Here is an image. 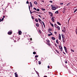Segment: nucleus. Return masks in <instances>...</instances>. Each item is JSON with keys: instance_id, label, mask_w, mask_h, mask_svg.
Masks as SVG:
<instances>
[{"instance_id": "21", "label": "nucleus", "mask_w": 77, "mask_h": 77, "mask_svg": "<svg viewBox=\"0 0 77 77\" xmlns=\"http://www.w3.org/2000/svg\"><path fill=\"white\" fill-rule=\"evenodd\" d=\"M56 42L57 43V44H59V41H58V40H56Z\"/></svg>"}, {"instance_id": "7", "label": "nucleus", "mask_w": 77, "mask_h": 77, "mask_svg": "<svg viewBox=\"0 0 77 77\" xmlns=\"http://www.w3.org/2000/svg\"><path fill=\"white\" fill-rule=\"evenodd\" d=\"M38 20L39 21V23H40V24H42V21L40 19V18H38Z\"/></svg>"}, {"instance_id": "28", "label": "nucleus", "mask_w": 77, "mask_h": 77, "mask_svg": "<svg viewBox=\"0 0 77 77\" xmlns=\"http://www.w3.org/2000/svg\"><path fill=\"white\" fill-rule=\"evenodd\" d=\"M42 23L43 25L44 26V28H45V24H44V22L42 21Z\"/></svg>"}, {"instance_id": "44", "label": "nucleus", "mask_w": 77, "mask_h": 77, "mask_svg": "<svg viewBox=\"0 0 77 77\" xmlns=\"http://www.w3.org/2000/svg\"><path fill=\"white\" fill-rule=\"evenodd\" d=\"M54 45L55 46H56V47H57V44H55Z\"/></svg>"}, {"instance_id": "46", "label": "nucleus", "mask_w": 77, "mask_h": 77, "mask_svg": "<svg viewBox=\"0 0 77 77\" xmlns=\"http://www.w3.org/2000/svg\"><path fill=\"white\" fill-rule=\"evenodd\" d=\"M55 34H57V32L55 31L54 32Z\"/></svg>"}, {"instance_id": "4", "label": "nucleus", "mask_w": 77, "mask_h": 77, "mask_svg": "<svg viewBox=\"0 0 77 77\" xmlns=\"http://www.w3.org/2000/svg\"><path fill=\"white\" fill-rule=\"evenodd\" d=\"M48 13L51 17H53V13L50 12H49Z\"/></svg>"}, {"instance_id": "27", "label": "nucleus", "mask_w": 77, "mask_h": 77, "mask_svg": "<svg viewBox=\"0 0 77 77\" xmlns=\"http://www.w3.org/2000/svg\"><path fill=\"white\" fill-rule=\"evenodd\" d=\"M48 36H50L51 35H53V33H51V34H48Z\"/></svg>"}, {"instance_id": "42", "label": "nucleus", "mask_w": 77, "mask_h": 77, "mask_svg": "<svg viewBox=\"0 0 77 77\" xmlns=\"http://www.w3.org/2000/svg\"><path fill=\"white\" fill-rule=\"evenodd\" d=\"M63 4V3H60V5H62Z\"/></svg>"}, {"instance_id": "57", "label": "nucleus", "mask_w": 77, "mask_h": 77, "mask_svg": "<svg viewBox=\"0 0 77 77\" xmlns=\"http://www.w3.org/2000/svg\"><path fill=\"white\" fill-rule=\"evenodd\" d=\"M65 63H68V62H67V61H65Z\"/></svg>"}, {"instance_id": "1", "label": "nucleus", "mask_w": 77, "mask_h": 77, "mask_svg": "<svg viewBox=\"0 0 77 77\" xmlns=\"http://www.w3.org/2000/svg\"><path fill=\"white\" fill-rule=\"evenodd\" d=\"M51 7H52V10H56V8L54 5H51Z\"/></svg>"}, {"instance_id": "37", "label": "nucleus", "mask_w": 77, "mask_h": 77, "mask_svg": "<svg viewBox=\"0 0 77 77\" xmlns=\"http://www.w3.org/2000/svg\"><path fill=\"white\" fill-rule=\"evenodd\" d=\"M26 3L27 4H29V1H27L26 2Z\"/></svg>"}, {"instance_id": "34", "label": "nucleus", "mask_w": 77, "mask_h": 77, "mask_svg": "<svg viewBox=\"0 0 77 77\" xmlns=\"http://www.w3.org/2000/svg\"><path fill=\"white\" fill-rule=\"evenodd\" d=\"M35 57H36V58L38 57V55H35Z\"/></svg>"}, {"instance_id": "35", "label": "nucleus", "mask_w": 77, "mask_h": 77, "mask_svg": "<svg viewBox=\"0 0 77 77\" xmlns=\"http://www.w3.org/2000/svg\"><path fill=\"white\" fill-rule=\"evenodd\" d=\"M65 11L63 10V14H64V13H65Z\"/></svg>"}, {"instance_id": "50", "label": "nucleus", "mask_w": 77, "mask_h": 77, "mask_svg": "<svg viewBox=\"0 0 77 77\" xmlns=\"http://www.w3.org/2000/svg\"><path fill=\"white\" fill-rule=\"evenodd\" d=\"M48 68H50V66H48Z\"/></svg>"}, {"instance_id": "3", "label": "nucleus", "mask_w": 77, "mask_h": 77, "mask_svg": "<svg viewBox=\"0 0 77 77\" xmlns=\"http://www.w3.org/2000/svg\"><path fill=\"white\" fill-rule=\"evenodd\" d=\"M59 48L60 49L61 51H62V50H63V48H62V47L60 46H59Z\"/></svg>"}, {"instance_id": "40", "label": "nucleus", "mask_w": 77, "mask_h": 77, "mask_svg": "<svg viewBox=\"0 0 77 77\" xmlns=\"http://www.w3.org/2000/svg\"><path fill=\"white\" fill-rule=\"evenodd\" d=\"M33 9H34V10H35V11H36L37 10H36V8H33Z\"/></svg>"}, {"instance_id": "31", "label": "nucleus", "mask_w": 77, "mask_h": 77, "mask_svg": "<svg viewBox=\"0 0 77 77\" xmlns=\"http://www.w3.org/2000/svg\"><path fill=\"white\" fill-rule=\"evenodd\" d=\"M38 64L39 65H41V62L40 61H38Z\"/></svg>"}, {"instance_id": "41", "label": "nucleus", "mask_w": 77, "mask_h": 77, "mask_svg": "<svg viewBox=\"0 0 77 77\" xmlns=\"http://www.w3.org/2000/svg\"><path fill=\"white\" fill-rule=\"evenodd\" d=\"M37 11H39V8H38L37 10Z\"/></svg>"}, {"instance_id": "30", "label": "nucleus", "mask_w": 77, "mask_h": 77, "mask_svg": "<svg viewBox=\"0 0 77 77\" xmlns=\"http://www.w3.org/2000/svg\"><path fill=\"white\" fill-rule=\"evenodd\" d=\"M50 24L52 26V27H54V25H53V24L51 23H50Z\"/></svg>"}, {"instance_id": "51", "label": "nucleus", "mask_w": 77, "mask_h": 77, "mask_svg": "<svg viewBox=\"0 0 77 77\" xmlns=\"http://www.w3.org/2000/svg\"><path fill=\"white\" fill-rule=\"evenodd\" d=\"M3 20H4V18H2V21H3Z\"/></svg>"}, {"instance_id": "2", "label": "nucleus", "mask_w": 77, "mask_h": 77, "mask_svg": "<svg viewBox=\"0 0 77 77\" xmlns=\"http://www.w3.org/2000/svg\"><path fill=\"white\" fill-rule=\"evenodd\" d=\"M55 19H56V18L54 16H53L52 17L51 20L53 23H54V20Z\"/></svg>"}, {"instance_id": "47", "label": "nucleus", "mask_w": 77, "mask_h": 77, "mask_svg": "<svg viewBox=\"0 0 77 77\" xmlns=\"http://www.w3.org/2000/svg\"><path fill=\"white\" fill-rule=\"evenodd\" d=\"M49 2H50V3H53V1H49Z\"/></svg>"}, {"instance_id": "9", "label": "nucleus", "mask_w": 77, "mask_h": 77, "mask_svg": "<svg viewBox=\"0 0 77 77\" xmlns=\"http://www.w3.org/2000/svg\"><path fill=\"white\" fill-rule=\"evenodd\" d=\"M18 33H19V35H21V34H22V32H21V31H19Z\"/></svg>"}, {"instance_id": "49", "label": "nucleus", "mask_w": 77, "mask_h": 77, "mask_svg": "<svg viewBox=\"0 0 77 77\" xmlns=\"http://www.w3.org/2000/svg\"><path fill=\"white\" fill-rule=\"evenodd\" d=\"M34 12L36 13H37V14H38V12L37 11H34Z\"/></svg>"}, {"instance_id": "61", "label": "nucleus", "mask_w": 77, "mask_h": 77, "mask_svg": "<svg viewBox=\"0 0 77 77\" xmlns=\"http://www.w3.org/2000/svg\"><path fill=\"white\" fill-rule=\"evenodd\" d=\"M63 29H65V27H64V28H63Z\"/></svg>"}, {"instance_id": "24", "label": "nucleus", "mask_w": 77, "mask_h": 77, "mask_svg": "<svg viewBox=\"0 0 77 77\" xmlns=\"http://www.w3.org/2000/svg\"><path fill=\"white\" fill-rule=\"evenodd\" d=\"M48 30L49 31H50V32H51V31H52V29H51V28L49 29Z\"/></svg>"}, {"instance_id": "22", "label": "nucleus", "mask_w": 77, "mask_h": 77, "mask_svg": "<svg viewBox=\"0 0 77 77\" xmlns=\"http://www.w3.org/2000/svg\"><path fill=\"white\" fill-rule=\"evenodd\" d=\"M34 3L35 5H38V3L36 1L34 2Z\"/></svg>"}, {"instance_id": "8", "label": "nucleus", "mask_w": 77, "mask_h": 77, "mask_svg": "<svg viewBox=\"0 0 77 77\" xmlns=\"http://www.w3.org/2000/svg\"><path fill=\"white\" fill-rule=\"evenodd\" d=\"M29 4H30V7H31V8H32V7H33V5H32V2H29Z\"/></svg>"}, {"instance_id": "20", "label": "nucleus", "mask_w": 77, "mask_h": 77, "mask_svg": "<svg viewBox=\"0 0 77 77\" xmlns=\"http://www.w3.org/2000/svg\"><path fill=\"white\" fill-rule=\"evenodd\" d=\"M55 51H56L57 53H58V54H59V52L57 51V49H55Z\"/></svg>"}, {"instance_id": "38", "label": "nucleus", "mask_w": 77, "mask_h": 77, "mask_svg": "<svg viewBox=\"0 0 77 77\" xmlns=\"http://www.w3.org/2000/svg\"><path fill=\"white\" fill-rule=\"evenodd\" d=\"M41 1L42 2H43V3H44V0H41Z\"/></svg>"}, {"instance_id": "23", "label": "nucleus", "mask_w": 77, "mask_h": 77, "mask_svg": "<svg viewBox=\"0 0 77 77\" xmlns=\"http://www.w3.org/2000/svg\"><path fill=\"white\" fill-rule=\"evenodd\" d=\"M55 14H59V12L58 11H57L55 12Z\"/></svg>"}, {"instance_id": "62", "label": "nucleus", "mask_w": 77, "mask_h": 77, "mask_svg": "<svg viewBox=\"0 0 77 77\" xmlns=\"http://www.w3.org/2000/svg\"><path fill=\"white\" fill-rule=\"evenodd\" d=\"M64 31V30H62V32H63Z\"/></svg>"}, {"instance_id": "6", "label": "nucleus", "mask_w": 77, "mask_h": 77, "mask_svg": "<svg viewBox=\"0 0 77 77\" xmlns=\"http://www.w3.org/2000/svg\"><path fill=\"white\" fill-rule=\"evenodd\" d=\"M63 38V43H65V41H66V40L65 39V37Z\"/></svg>"}, {"instance_id": "32", "label": "nucleus", "mask_w": 77, "mask_h": 77, "mask_svg": "<svg viewBox=\"0 0 77 77\" xmlns=\"http://www.w3.org/2000/svg\"><path fill=\"white\" fill-rule=\"evenodd\" d=\"M77 10V9H75V11L74 12V13H75V12Z\"/></svg>"}, {"instance_id": "12", "label": "nucleus", "mask_w": 77, "mask_h": 77, "mask_svg": "<svg viewBox=\"0 0 77 77\" xmlns=\"http://www.w3.org/2000/svg\"><path fill=\"white\" fill-rule=\"evenodd\" d=\"M14 74H15V77H18V75H17V72L15 73Z\"/></svg>"}, {"instance_id": "14", "label": "nucleus", "mask_w": 77, "mask_h": 77, "mask_svg": "<svg viewBox=\"0 0 77 77\" xmlns=\"http://www.w3.org/2000/svg\"><path fill=\"white\" fill-rule=\"evenodd\" d=\"M56 28L58 29V30H60V27L59 26H58Z\"/></svg>"}, {"instance_id": "10", "label": "nucleus", "mask_w": 77, "mask_h": 77, "mask_svg": "<svg viewBox=\"0 0 77 77\" xmlns=\"http://www.w3.org/2000/svg\"><path fill=\"white\" fill-rule=\"evenodd\" d=\"M59 40L61 39V35H60V34H59Z\"/></svg>"}, {"instance_id": "13", "label": "nucleus", "mask_w": 77, "mask_h": 77, "mask_svg": "<svg viewBox=\"0 0 77 77\" xmlns=\"http://www.w3.org/2000/svg\"><path fill=\"white\" fill-rule=\"evenodd\" d=\"M8 35H11L12 34V32H9V31L8 32Z\"/></svg>"}, {"instance_id": "36", "label": "nucleus", "mask_w": 77, "mask_h": 77, "mask_svg": "<svg viewBox=\"0 0 77 77\" xmlns=\"http://www.w3.org/2000/svg\"><path fill=\"white\" fill-rule=\"evenodd\" d=\"M36 53L35 52H33V54H36Z\"/></svg>"}, {"instance_id": "60", "label": "nucleus", "mask_w": 77, "mask_h": 77, "mask_svg": "<svg viewBox=\"0 0 77 77\" xmlns=\"http://www.w3.org/2000/svg\"><path fill=\"white\" fill-rule=\"evenodd\" d=\"M49 33H51H51H51V32H50Z\"/></svg>"}, {"instance_id": "19", "label": "nucleus", "mask_w": 77, "mask_h": 77, "mask_svg": "<svg viewBox=\"0 0 77 77\" xmlns=\"http://www.w3.org/2000/svg\"><path fill=\"white\" fill-rule=\"evenodd\" d=\"M54 26H55V28H56V27H57L58 26L57 25H56V24H54Z\"/></svg>"}, {"instance_id": "16", "label": "nucleus", "mask_w": 77, "mask_h": 77, "mask_svg": "<svg viewBox=\"0 0 77 77\" xmlns=\"http://www.w3.org/2000/svg\"><path fill=\"white\" fill-rule=\"evenodd\" d=\"M29 11L30 12V13L31 14H32V11H31L30 10V6L29 5Z\"/></svg>"}, {"instance_id": "48", "label": "nucleus", "mask_w": 77, "mask_h": 77, "mask_svg": "<svg viewBox=\"0 0 77 77\" xmlns=\"http://www.w3.org/2000/svg\"><path fill=\"white\" fill-rule=\"evenodd\" d=\"M63 53L65 55H66V54H65V53L64 52H63Z\"/></svg>"}, {"instance_id": "43", "label": "nucleus", "mask_w": 77, "mask_h": 77, "mask_svg": "<svg viewBox=\"0 0 77 77\" xmlns=\"http://www.w3.org/2000/svg\"><path fill=\"white\" fill-rule=\"evenodd\" d=\"M32 18L33 19H35V18L33 17V16H32Z\"/></svg>"}, {"instance_id": "54", "label": "nucleus", "mask_w": 77, "mask_h": 77, "mask_svg": "<svg viewBox=\"0 0 77 77\" xmlns=\"http://www.w3.org/2000/svg\"><path fill=\"white\" fill-rule=\"evenodd\" d=\"M5 18V16H3V18Z\"/></svg>"}, {"instance_id": "45", "label": "nucleus", "mask_w": 77, "mask_h": 77, "mask_svg": "<svg viewBox=\"0 0 77 77\" xmlns=\"http://www.w3.org/2000/svg\"><path fill=\"white\" fill-rule=\"evenodd\" d=\"M69 5H70L69 3H68V4H67V6H69Z\"/></svg>"}, {"instance_id": "25", "label": "nucleus", "mask_w": 77, "mask_h": 77, "mask_svg": "<svg viewBox=\"0 0 77 77\" xmlns=\"http://www.w3.org/2000/svg\"><path fill=\"white\" fill-rule=\"evenodd\" d=\"M36 26H37V27H39V24H38V23H37L36 24Z\"/></svg>"}, {"instance_id": "64", "label": "nucleus", "mask_w": 77, "mask_h": 77, "mask_svg": "<svg viewBox=\"0 0 77 77\" xmlns=\"http://www.w3.org/2000/svg\"><path fill=\"white\" fill-rule=\"evenodd\" d=\"M73 47H75V46H74V45H73Z\"/></svg>"}, {"instance_id": "18", "label": "nucleus", "mask_w": 77, "mask_h": 77, "mask_svg": "<svg viewBox=\"0 0 77 77\" xmlns=\"http://www.w3.org/2000/svg\"><path fill=\"white\" fill-rule=\"evenodd\" d=\"M47 45H49V46H50V45H51L50 43L48 42H47Z\"/></svg>"}, {"instance_id": "63", "label": "nucleus", "mask_w": 77, "mask_h": 77, "mask_svg": "<svg viewBox=\"0 0 77 77\" xmlns=\"http://www.w3.org/2000/svg\"><path fill=\"white\" fill-rule=\"evenodd\" d=\"M49 23H50H50H51V22H50Z\"/></svg>"}, {"instance_id": "56", "label": "nucleus", "mask_w": 77, "mask_h": 77, "mask_svg": "<svg viewBox=\"0 0 77 77\" xmlns=\"http://www.w3.org/2000/svg\"><path fill=\"white\" fill-rule=\"evenodd\" d=\"M44 77H47V76L46 75H45L44 76Z\"/></svg>"}, {"instance_id": "53", "label": "nucleus", "mask_w": 77, "mask_h": 77, "mask_svg": "<svg viewBox=\"0 0 77 77\" xmlns=\"http://www.w3.org/2000/svg\"><path fill=\"white\" fill-rule=\"evenodd\" d=\"M38 17H41V16H40V15H39Z\"/></svg>"}, {"instance_id": "26", "label": "nucleus", "mask_w": 77, "mask_h": 77, "mask_svg": "<svg viewBox=\"0 0 77 77\" xmlns=\"http://www.w3.org/2000/svg\"><path fill=\"white\" fill-rule=\"evenodd\" d=\"M35 21H36L37 22H38V19H35Z\"/></svg>"}, {"instance_id": "11", "label": "nucleus", "mask_w": 77, "mask_h": 77, "mask_svg": "<svg viewBox=\"0 0 77 77\" xmlns=\"http://www.w3.org/2000/svg\"><path fill=\"white\" fill-rule=\"evenodd\" d=\"M51 39H52L53 41H54V40H56V38L54 37H51Z\"/></svg>"}, {"instance_id": "58", "label": "nucleus", "mask_w": 77, "mask_h": 77, "mask_svg": "<svg viewBox=\"0 0 77 77\" xmlns=\"http://www.w3.org/2000/svg\"><path fill=\"white\" fill-rule=\"evenodd\" d=\"M63 32H64V33H65V30H64V31Z\"/></svg>"}, {"instance_id": "59", "label": "nucleus", "mask_w": 77, "mask_h": 77, "mask_svg": "<svg viewBox=\"0 0 77 77\" xmlns=\"http://www.w3.org/2000/svg\"><path fill=\"white\" fill-rule=\"evenodd\" d=\"M14 42H16V41L15 40H14Z\"/></svg>"}, {"instance_id": "15", "label": "nucleus", "mask_w": 77, "mask_h": 77, "mask_svg": "<svg viewBox=\"0 0 77 77\" xmlns=\"http://www.w3.org/2000/svg\"><path fill=\"white\" fill-rule=\"evenodd\" d=\"M61 35H62V38H65V35H64V34H62Z\"/></svg>"}, {"instance_id": "5", "label": "nucleus", "mask_w": 77, "mask_h": 77, "mask_svg": "<svg viewBox=\"0 0 77 77\" xmlns=\"http://www.w3.org/2000/svg\"><path fill=\"white\" fill-rule=\"evenodd\" d=\"M64 50H65V52L67 53H68V52H67V49L66 48L65 46H64Z\"/></svg>"}, {"instance_id": "29", "label": "nucleus", "mask_w": 77, "mask_h": 77, "mask_svg": "<svg viewBox=\"0 0 77 77\" xmlns=\"http://www.w3.org/2000/svg\"><path fill=\"white\" fill-rule=\"evenodd\" d=\"M41 9L42 10V11H45V8H42Z\"/></svg>"}, {"instance_id": "17", "label": "nucleus", "mask_w": 77, "mask_h": 77, "mask_svg": "<svg viewBox=\"0 0 77 77\" xmlns=\"http://www.w3.org/2000/svg\"><path fill=\"white\" fill-rule=\"evenodd\" d=\"M57 23L58 25H59L60 26H61V24L59 22H57Z\"/></svg>"}, {"instance_id": "33", "label": "nucleus", "mask_w": 77, "mask_h": 77, "mask_svg": "<svg viewBox=\"0 0 77 77\" xmlns=\"http://www.w3.org/2000/svg\"><path fill=\"white\" fill-rule=\"evenodd\" d=\"M46 41H47V42H48V43L50 42V41H49L48 40H47Z\"/></svg>"}, {"instance_id": "52", "label": "nucleus", "mask_w": 77, "mask_h": 77, "mask_svg": "<svg viewBox=\"0 0 77 77\" xmlns=\"http://www.w3.org/2000/svg\"><path fill=\"white\" fill-rule=\"evenodd\" d=\"M1 21H2V19H0V22H1Z\"/></svg>"}, {"instance_id": "39", "label": "nucleus", "mask_w": 77, "mask_h": 77, "mask_svg": "<svg viewBox=\"0 0 77 77\" xmlns=\"http://www.w3.org/2000/svg\"><path fill=\"white\" fill-rule=\"evenodd\" d=\"M38 32L39 33H41V30H38Z\"/></svg>"}, {"instance_id": "55", "label": "nucleus", "mask_w": 77, "mask_h": 77, "mask_svg": "<svg viewBox=\"0 0 77 77\" xmlns=\"http://www.w3.org/2000/svg\"><path fill=\"white\" fill-rule=\"evenodd\" d=\"M30 40H31V41H32V38H30Z\"/></svg>"}]
</instances>
